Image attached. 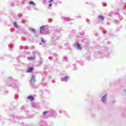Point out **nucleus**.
Returning <instances> with one entry per match:
<instances>
[{
    "instance_id": "nucleus-1",
    "label": "nucleus",
    "mask_w": 126,
    "mask_h": 126,
    "mask_svg": "<svg viewBox=\"0 0 126 126\" xmlns=\"http://www.w3.org/2000/svg\"><path fill=\"white\" fill-rule=\"evenodd\" d=\"M107 97V94H106L101 98L102 101L103 102H106V100L107 99L106 97Z\"/></svg>"
},
{
    "instance_id": "nucleus-2",
    "label": "nucleus",
    "mask_w": 126,
    "mask_h": 126,
    "mask_svg": "<svg viewBox=\"0 0 126 126\" xmlns=\"http://www.w3.org/2000/svg\"><path fill=\"white\" fill-rule=\"evenodd\" d=\"M27 98L30 101H33L34 100V97L32 96H28Z\"/></svg>"
},
{
    "instance_id": "nucleus-3",
    "label": "nucleus",
    "mask_w": 126,
    "mask_h": 126,
    "mask_svg": "<svg viewBox=\"0 0 126 126\" xmlns=\"http://www.w3.org/2000/svg\"><path fill=\"white\" fill-rule=\"evenodd\" d=\"M35 82V76H32L31 79V83L32 84Z\"/></svg>"
},
{
    "instance_id": "nucleus-4",
    "label": "nucleus",
    "mask_w": 126,
    "mask_h": 126,
    "mask_svg": "<svg viewBox=\"0 0 126 126\" xmlns=\"http://www.w3.org/2000/svg\"><path fill=\"white\" fill-rule=\"evenodd\" d=\"M40 33H42V31H44L45 30V26H43L40 28Z\"/></svg>"
},
{
    "instance_id": "nucleus-5",
    "label": "nucleus",
    "mask_w": 126,
    "mask_h": 126,
    "mask_svg": "<svg viewBox=\"0 0 126 126\" xmlns=\"http://www.w3.org/2000/svg\"><path fill=\"white\" fill-rule=\"evenodd\" d=\"M33 71V67L29 68L27 72H29L30 73H31Z\"/></svg>"
},
{
    "instance_id": "nucleus-6",
    "label": "nucleus",
    "mask_w": 126,
    "mask_h": 126,
    "mask_svg": "<svg viewBox=\"0 0 126 126\" xmlns=\"http://www.w3.org/2000/svg\"><path fill=\"white\" fill-rule=\"evenodd\" d=\"M29 4H32V5H34V6H35V5H36V4L34 3V2H33V1H32V0L30 1Z\"/></svg>"
},
{
    "instance_id": "nucleus-7",
    "label": "nucleus",
    "mask_w": 126,
    "mask_h": 126,
    "mask_svg": "<svg viewBox=\"0 0 126 126\" xmlns=\"http://www.w3.org/2000/svg\"><path fill=\"white\" fill-rule=\"evenodd\" d=\"M98 18H99V19H101V20H104V17L102 16H98Z\"/></svg>"
},
{
    "instance_id": "nucleus-8",
    "label": "nucleus",
    "mask_w": 126,
    "mask_h": 126,
    "mask_svg": "<svg viewBox=\"0 0 126 126\" xmlns=\"http://www.w3.org/2000/svg\"><path fill=\"white\" fill-rule=\"evenodd\" d=\"M14 26H15V27L16 28H17V27H18L17 23L14 22Z\"/></svg>"
},
{
    "instance_id": "nucleus-9",
    "label": "nucleus",
    "mask_w": 126,
    "mask_h": 126,
    "mask_svg": "<svg viewBox=\"0 0 126 126\" xmlns=\"http://www.w3.org/2000/svg\"><path fill=\"white\" fill-rule=\"evenodd\" d=\"M78 49H81V47L79 43L77 44Z\"/></svg>"
},
{
    "instance_id": "nucleus-10",
    "label": "nucleus",
    "mask_w": 126,
    "mask_h": 126,
    "mask_svg": "<svg viewBox=\"0 0 126 126\" xmlns=\"http://www.w3.org/2000/svg\"><path fill=\"white\" fill-rule=\"evenodd\" d=\"M41 42H42V43H45V42H46V41L44 40V39H43V38H41Z\"/></svg>"
},
{
    "instance_id": "nucleus-11",
    "label": "nucleus",
    "mask_w": 126,
    "mask_h": 126,
    "mask_svg": "<svg viewBox=\"0 0 126 126\" xmlns=\"http://www.w3.org/2000/svg\"><path fill=\"white\" fill-rule=\"evenodd\" d=\"M64 80H65V81H67V77L65 76V77H64Z\"/></svg>"
},
{
    "instance_id": "nucleus-12",
    "label": "nucleus",
    "mask_w": 126,
    "mask_h": 126,
    "mask_svg": "<svg viewBox=\"0 0 126 126\" xmlns=\"http://www.w3.org/2000/svg\"><path fill=\"white\" fill-rule=\"evenodd\" d=\"M31 30H32V32L33 33H35V30H34L33 29H31Z\"/></svg>"
},
{
    "instance_id": "nucleus-13",
    "label": "nucleus",
    "mask_w": 126,
    "mask_h": 126,
    "mask_svg": "<svg viewBox=\"0 0 126 126\" xmlns=\"http://www.w3.org/2000/svg\"><path fill=\"white\" fill-rule=\"evenodd\" d=\"M47 111H45L44 113H43V115H46V114H47Z\"/></svg>"
},
{
    "instance_id": "nucleus-14",
    "label": "nucleus",
    "mask_w": 126,
    "mask_h": 126,
    "mask_svg": "<svg viewBox=\"0 0 126 126\" xmlns=\"http://www.w3.org/2000/svg\"><path fill=\"white\" fill-rule=\"evenodd\" d=\"M52 2H53V0H50L49 1V2H50V3Z\"/></svg>"
},
{
    "instance_id": "nucleus-15",
    "label": "nucleus",
    "mask_w": 126,
    "mask_h": 126,
    "mask_svg": "<svg viewBox=\"0 0 126 126\" xmlns=\"http://www.w3.org/2000/svg\"><path fill=\"white\" fill-rule=\"evenodd\" d=\"M52 3H51V4H50L49 5V6H52Z\"/></svg>"
},
{
    "instance_id": "nucleus-16",
    "label": "nucleus",
    "mask_w": 126,
    "mask_h": 126,
    "mask_svg": "<svg viewBox=\"0 0 126 126\" xmlns=\"http://www.w3.org/2000/svg\"><path fill=\"white\" fill-rule=\"evenodd\" d=\"M125 93H126V89L125 90Z\"/></svg>"
},
{
    "instance_id": "nucleus-17",
    "label": "nucleus",
    "mask_w": 126,
    "mask_h": 126,
    "mask_svg": "<svg viewBox=\"0 0 126 126\" xmlns=\"http://www.w3.org/2000/svg\"><path fill=\"white\" fill-rule=\"evenodd\" d=\"M42 44L41 43H39V45H41Z\"/></svg>"
}]
</instances>
